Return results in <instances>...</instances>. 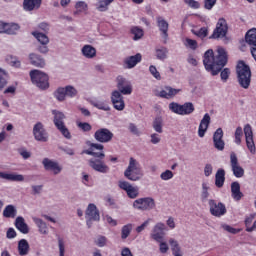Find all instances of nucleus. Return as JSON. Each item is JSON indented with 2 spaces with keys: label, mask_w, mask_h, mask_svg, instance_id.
<instances>
[{
  "label": "nucleus",
  "mask_w": 256,
  "mask_h": 256,
  "mask_svg": "<svg viewBox=\"0 0 256 256\" xmlns=\"http://www.w3.org/2000/svg\"><path fill=\"white\" fill-rule=\"evenodd\" d=\"M203 63L206 71L212 75H219L224 65H227V51L223 47H218L215 55L210 49L205 52Z\"/></svg>",
  "instance_id": "1"
},
{
  "label": "nucleus",
  "mask_w": 256,
  "mask_h": 256,
  "mask_svg": "<svg viewBox=\"0 0 256 256\" xmlns=\"http://www.w3.org/2000/svg\"><path fill=\"white\" fill-rule=\"evenodd\" d=\"M238 83L243 89H249L251 85V68L243 61H239L236 66Z\"/></svg>",
  "instance_id": "2"
},
{
  "label": "nucleus",
  "mask_w": 256,
  "mask_h": 256,
  "mask_svg": "<svg viewBox=\"0 0 256 256\" xmlns=\"http://www.w3.org/2000/svg\"><path fill=\"white\" fill-rule=\"evenodd\" d=\"M126 179L130 181H139L143 177V170L139 165V162L134 158H130L129 166L124 173Z\"/></svg>",
  "instance_id": "3"
},
{
  "label": "nucleus",
  "mask_w": 256,
  "mask_h": 256,
  "mask_svg": "<svg viewBox=\"0 0 256 256\" xmlns=\"http://www.w3.org/2000/svg\"><path fill=\"white\" fill-rule=\"evenodd\" d=\"M30 77L32 83L38 86L39 89H48L49 88V76L47 74L39 71V70H32L30 72Z\"/></svg>",
  "instance_id": "4"
},
{
  "label": "nucleus",
  "mask_w": 256,
  "mask_h": 256,
  "mask_svg": "<svg viewBox=\"0 0 256 256\" xmlns=\"http://www.w3.org/2000/svg\"><path fill=\"white\" fill-rule=\"evenodd\" d=\"M169 109L172 113H176V115H191L195 111V106L191 102H186L182 105L172 102L169 104Z\"/></svg>",
  "instance_id": "5"
},
{
  "label": "nucleus",
  "mask_w": 256,
  "mask_h": 256,
  "mask_svg": "<svg viewBox=\"0 0 256 256\" xmlns=\"http://www.w3.org/2000/svg\"><path fill=\"white\" fill-rule=\"evenodd\" d=\"M53 115L54 124L57 127V129L60 131L63 137H65L66 139H71V132H69V129H67L65 123L63 122V119H65V114L54 110Z\"/></svg>",
  "instance_id": "6"
},
{
  "label": "nucleus",
  "mask_w": 256,
  "mask_h": 256,
  "mask_svg": "<svg viewBox=\"0 0 256 256\" xmlns=\"http://www.w3.org/2000/svg\"><path fill=\"white\" fill-rule=\"evenodd\" d=\"M133 207L138 211H151L155 209V200L151 197L139 198L133 202Z\"/></svg>",
  "instance_id": "7"
},
{
  "label": "nucleus",
  "mask_w": 256,
  "mask_h": 256,
  "mask_svg": "<svg viewBox=\"0 0 256 256\" xmlns=\"http://www.w3.org/2000/svg\"><path fill=\"white\" fill-rule=\"evenodd\" d=\"M228 29L227 20L220 18L216 24L213 34L210 36V39H223V37L227 35Z\"/></svg>",
  "instance_id": "8"
},
{
  "label": "nucleus",
  "mask_w": 256,
  "mask_h": 256,
  "mask_svg": "<svg viewBox=\"0 0 256 256\" xmlns=\"http://www.w3.org/2000/svg\"><path fill=\"white\" fill-rule=\"evenodd\" d=\"M243 131L245 135L247 148L250 151V153H252V155H255L256 148H255V141L253 140V127H251L250 124H246L244 126Z\"/></svg>",
  "instance_id": "9"
},
{
  "label": "nucleus",
  "mask_w": 256,
  "mask_h": 256,
  "mask_svg": "<svg viewBox=\"0 0 256 256\" xmlns=\"http://www.w3.org/2000/svg\"><path fill=\"white\" fill-rule=\"evenodd\" d=\"M230 165H231L233 175H235L237 178H241L243 177V175H245V170L239 164V159H237V154H235L234 152L230 154Z\"/></svg>",
  "instance_id": "10"
},
{
  "label": "nucleus",
  "mask_w": 256,
  "mask_h": 256,
  "mask_svg": "<svg viewBox=\"0 0 256 256\" xmlns=\"http://www.w3.org/2000/svg\"><path fill=\"white\" fill-rule=\"evenodd\" d=\"M117 87L119 93H122V95H131L133 93V85L127 79L123 78V76L117 77Z\"/></svg>",
  "instance_id": "11"
},
{
  "label": "nucleus",
  "mask_w": 256,
  "mask_h": 256,
  "mask_svg": "<svg viewBox=\"0 0 256 256\" xmlns=\"http://www.w3.org/2000/svg\"><path fill=\"white\" fill-rule=\"evenodd\" d=\"M104 159L105 158H92L89 161V165L94 171H98V173H107L109 171V166L105 164Z\"/></svg>",
  "instance_id": "12"
},
{
  "label": "nucleus",
  "mask_w": 256,
  "mask_h": 256,
  "mask_svg": "<svg viewBox=\"0 0 256 256\" xmlns=\"http://www.w3.org/2000/svg\"><path fill=\"white\" fill-rule=\"evenodd\" d=\"M118 185H119L120 189H123V191H126L128 197H130V199H135L136 197L139 196V187L132 186L127 181H120L118 183Z\"/></svg>",
  "instance_id": "13"
},
{
  "label": "nucleus",
  "mask_w": 256,
  "mask_h": 256,
  "mask_svg": "<svg viewBox=\"0 0 256 256\" xmlns=\"http://www.w3.org/2000/svg\"><path fill=\"white\" fill-rule=\"evenodd\" d=\"M111 101L116 111H123V109H125V100H123V95H121V92L117 90L113 91Z\"/></svg>",
  "instance_id": "14"
},
{
  "label": "nucleus",
  "mask_w": 256,
  "mask_h": 256,
  "mask_svg": "<svg viewBox=\"0 0 256 256\" xmlns=\"http://www.w3.org/2000/svg\"><path fill=\"white\" fill-rule=\"evenodd\" d=\"M181 93V89H175L171 86H165L162 90L157 91V97H161L162 99H173L175 95H179Z\"/></svg>",
  "instance_id": "15"
},
{
  "label": "nucleus",
  "mask_w": 256,
  "mask_h": 256,
  "mask_svg": "<svg viewBox=\"0 0 256 256\" xmlns=\"http://www.w3.org/2000/svg\"><path fill=\"white\" fill-rule=\"evenodd\" d=\"M86 155H92L94 159H105V153H103V145L91 144L88 150H85Z\"/></svg>",
  "instance_id": "16"
},
{
  "label": "nucleus",
  "mask_w": 256,
  "mask_h": 256,
  "mask_svg": "<svg viewBox=\"0 0 256 256\" xmlns=\"http://www.w3.org/2000/svg\"><path fill=\"white\" fill-rule=\"evenodd\" d=\"M86 219L88 227H91V221H99V210L95 204H89L86 210Z\"/></svg>",
  "instance_id": "17"
},
{
  "label": "nucleus",
  "mask_w": 256,
  "mask_h": 256,
  "mask_svg": "<svg viewBox=\"0 0 256 256\" xmlns=\"http://www.w3.org/2000/svg\"><path fill=\"white\" fill-rule=\"evenodd\" d=\"M165 229H167V226H165L164 223H157L151 232L152 239L157 241V243H161V241H163V236L165 235V233H163Z\"/></svg>",
  "instance_id": "18"
},
{
  "label": "nucleus",
  "mask_w": 256,
  "mask_h": 256,
  "mask_svg": "<svg viewBox=\"0 0 256 256\" xmlns=\"http://www.w3.org/2000/svg\"><path fill=\"white\" fill-rule=\"evenodd\" d=\"M94 137L100 143H109L113 139V133L107 128H102L95 132Z\"/></svg>",
  "instance_id": "19"
},
{
  "label": "nucleus",
  "mask_w": 256,
  "mask_h": 256,
  "mask_svg": "<svg viewBox=\"0 0 256 256\" xmlns=\"http://www.w3.org/2000/svg\"><path fill=\"white\" fill-rule=\"evenodd\" d=\"M209 205L210 213H212L215 217H221L227 213V209L223 203H217L215 200H210Z\"/></svg>",
  "instance_id": "20"
},
{
  "label": "nucleus",
  "mask_w": 256,
  "mask_h": 256,
  "mask_svg": "<svg viewBox=\"0 0 256 256\" xmlns=\"http://www.w3.org/2000/svg\"><path fill=\"white\" fill-rule=\"evenodd\" d=\"M213 143L215 149L223 151L225 149V141H223V129L218 128L213 135Z\"/></svg>",
  "instance_id": "21"
},
{
  "label": "nucleus",
  "mask_w": 256,
  "mask_h": 256,
  "mask_svg": "<svg viewBox=\"0 0 256 256\" xmlns=\"http://www.w3.org/2000/svg\"><path fill=\"white\" fill-rule=\"evenodd\" d=\"M32 35L35 37V39H37V41H39V43H41V45H43L39 48L40 53H47L49 51V48H47V43H49V37L37 31L32 32Z\"/></svg>",
  "instance_id": "22"
},
{
  "label": "nucleus",
  "mask_w": 256,
  "mask_h": 256,
  "mask_svg": "<svg viewBox=\"0 0 256 256\" xmlns=\"http://www.w3.org/2000/svg\"><path fill=\"white\" fill-rule=\"evenodd\" d=\"M43 165L46 171H52L54 175H59V172L62 171V167L59 165V163L50 160L49 158H45L43 160Z\"/></svg>",
  "instance_id": "23"
},
{
  "label": "nucleus",
  "mask_w": 256,
  "mask_h": 256,
  "mask_svg": "<svg viewBox=\"0 0 256 256\" xmlns=\"http://www.w3.org/2000/svg\"><path fill=\"white\" fill-rule=\"evenodd\" d=\"M211 124V116L209 113H206L202 120L200 121V125L198 128V135L199 137H205V133H207V130L209 129V125Z\"/></svg>",
  "instance_id": "24"
},
{
  "label": "nucleus",
  "mask_w": 256,
  "mask_h": 256,
  "mask_svg": "<svg viewBox=\"0 0 256 256\" xmlns=\"http://www.w3.org/2000/svg\"><path fill=\"white\" fill-rule=\"evenodd\" d=\"M33 133L36 141H47V132H45V129L43 128V124H41V122H38L34 126Z\"/></svg>",
  "instance_id": "25"
},
{
  "label": "nucleus",
  "mask_w": 256,
  "mask_h": 256,
  "mask_svg": "<svg viewBox=\"0 0 256 256\" xmlns=\"http://www.w3.org/2000/svg\"><path fill=\"white\" fill-rule=\"evenodd\" d=\"M0 178L5 179V181H13L17 183L25 181V177L23 175L9 172H0Z\"/></svg>",
  "instance_id": "26"
},
{
  "label": "nucleus",
  "mask_w": 256,
  "mask_h": 256,
  "mask_svg": "<svg viewBox=\"0 0 256 256\" xmlns=\"http://www.w3.org/2000/svg\"><path fill=\"white\" fill-rule=\"evenodd\" d=\"M19 31V25L17 24H7L0 22V33H7L8 35H15Z\"/></svg>",
  "instance_id": "27"
},
{
  "label": "nucleus",
  "mask_w": 256,
  "mask_h": 256,
  "mask_svg": "<svg viewBox=\"0 0 256 256\" xmlns=\"http://www.w3.org/2000/svg\"><path fill=\"white\" fill-rule=\"evenodd\" d=\"M87 11H89V5L85 1H78L75 4L74 15H87Z\"/></svg>",
  "instance_id": "28"
},
{
  "label": "nucleus",
  "mask_w": 256,
  "mask_h": 256,
  "mask_svg": "<svg viewBox=\"0 0 256 256\" xmlns=\"http://www.w3.org/2000/svg\"><path fill=\"white\" fill-rule=\"evenodd\" d=\"M231 193L235 201H241V197H243V193H241V185H239L238 182H233L231 184Z\"/></svg>",
  "instance_id": "29"
},
{
  "label": "nucleus",
  "mask_w": 256,
  "mask_h": 256,
  "mask_svg": "<svg viewBox=\"0 0 256 256\" xmlns=\"http://www.w3.org/2000/svg\"><path fill=\"white\" fill-rule=\"evenodd\" d=\"M245 41L250 45V47H256V28H252L247 31Z\"/></svg>",
  "instance_id": "30"
},
{
  "label": "nucleus",
  "mask_w": 256,
  "mask_h": 256,
  "mask_svg": "<svg viewBox=\"0 0 256 256\" xmlns=\"http://www.w3.org/2000/svg\"><path fill=\"white\" fill-rule=\"evenodd\" d=\"M215 185L219 189L225 185V170L224 169H218L215 175Z\"/></svg>",
  "instance_id": "31"
},
{
  "label": "nucleus",
  "mask_w": 256,
  "mask_h": 256,
  "mask_svg": "<svg viewBox=\"0 0 256 256\" xmlns=\"http://www.w3.org/2000/svg\"><path fill=\"white\" fill-rule=\"evenodd\" d=\"M41 7V0H24L25 11H33V9H39Z\"/></svg>",
  "instance_id": "32"
},
{
  "label": "nucleus",
  "mask_w": 256,
  "mask_h": 256,
  "mask_svg": "<svg viewBox=\"0 0 256 256\" xmlns=\"http://www.w3.org/2000/svg\"><path fill=\"white\" fill-rule=\"evenodd\" d=\"M82 54L86 59H93L97 55V50L91 45H85L82 48Z\"/></svg>",
  "instance_id": "33"
},
{
  "label": "nucleus",
  "mask_w": 256,
  "mask_h": 256,
  "mask_svg": "<svg viewBox=\"0 0 256 256\" xmlns=\"http://www.w3.org/2000/svg\"><path fill=\"white\" fill-rule=\"evenodd\" d=\"M18 252L20 256L29 255V242L22 239L18 242Z\"/></svg>",
  "instance_id": "34"
},
{
  "label": "nucleus",
  "mask_w": 256,
  "mask_h": 256,
  "mask_svg": "<svg viewBox=\"0 0 256 256\" xmlns=\"http://www.w3.org/2000/svg\"><path fill=\"white\" fill-rule=\"evenodd\" d=\"M169 244L172 249L173 256H183V252L181 251V247L179 246V242H177V240L170 238Z\"/></svg>",
  "instance_id": "35"
},
{
  "label": "nucleus",
  "mask_w": 256,
  "mask_h": 256,
  "mask_svg": "<svg viewBox=\"0 0 256 256\" xmlns=\"http://www.w3.org/2000/svg\"><path fill=\"white\" fill-rule=\"evenodd\" d=\"M141 61V54H136L135 56H130L126 58L125 64L127 65L128 69H133L137 63Z\"/></svg>",
  "instance_id": "36"
},
{
  "label": "nucleus",
  "mask_w": 256,
  "mask_h": 256,
  "mask_svg": "<svg viewBox=\"0 0 256 256\" xmlns=\"http://www.w3.org/2000/svg\"><path fill=\"white\" fill-rule=\"evenodd\" d=\"M32 219H33L35 225H37L39 232L42 233V235H47V233H49L47 224L45 222H43L42 219L37 218V217H33Z\"/></svg>",
  "instance_id": "37"
},
{
  "label": "nucleus",
  "mask_w": 256,
  "mask_h": 256,
  "mask_svg": "<svg viewBox=\"0 0 256 256\" xmlns=\"http://www.w3.org/2000/svg\"><path fill=\"white\" fill-rule=\"evenodd\" d=\"M16 228L21 231V233H29V227L25 223V219L23 217H18L15 222Z\"/></svg>",
  "instance_id": "38"
},
{
  "label": "nucleus",
  "mask_w": 256,
  "mask_h": 256,
  "mask_svg": "<svg viewBox=\"0 0 256 256\" xmlns=\"http://www.w3.org/2000/svg\"><path fill=\"white\" fill-rule=\"evenodd\" d=\"M254 220H255V215H250L245 219L246 231H248V233H251L256 229V220L255 221Z\"/></svg>",
  "instance_id": "39"
},
{
  "label": "nucleus",
  "mask_w": 256,
  "mask_h": 256,
  "mask_svg": "<svg viewBox=\"0 0 256 256\" xmlns=\"http://www.w3.org/2000/svg\"><path fill=\"white\" fill-rule=\"evenodd\" d=\"M157 23L161 33L164 35L165 38H167V31H169V23H167V21H165V19H163L162 17H158Z\"/></svg>",
  "instance_id": "40"
},
{
  "label": "nucleus",
  "mask_w": 256,
  "mask_h": 256,
  "mask_svg": "<svg viewBox=\"0 0 256 256\" xmlns=\"http://www.w3.org/2000/svg\"><path fill=\"white\" fill-rule=\"evenodd\" d=\"M30 61L34 67H45V60L37 54H30Z\"/></svg>",
  "instance_id": "41"
},
{
  "label": "nucleus",
  "mask_w": 256,
  "mask_h": 256,
  "mask_svg": "<svg viewBox=\"0 0 256 256\" xmlns=\"http://www.w3.org/2000/svg\"><path fill=\"white\" fill-rule=\"evenodd\" d=\"M113 0H98L95 7L97 11L105 12L107 9H109L110 4Z\"/></svg>",
  "instance_id": "42"
},
{
  "label": "nucleus",
  "mask_w": 256,
  "mask_h": 256,
  "mask_svg": "<svg viewBox=\"0 0 256 256\" xmlns=\"http://www.w3.org/2000/svg\"><path fill=\"white\" fill-rule=\"evenodd\" d=\"M183 44L186 49H192V51H195V49L199 47V44L197 43V41L191 38H184Z\"/></svg>",
  "instance_id": "43"
},
{
  "label": "nucleus",
  "mask_w": 256,
  "mask_h": 256,
  "mask_svg": "<svg viewBox=\"0 0 256 256\" xmlns=\"http://www.w3.org/2000/svg\"><path fill=\"white\" fill-rule=\"evenodd\" d=\"M7 81H9V75L5 70L0 68V91H3L7 85Z\"/></svg>",
  "instance_id": "44"
},
{
  "label": "nucleus",
  "mask_w": 256,
  "mask_h": 256,
  "mask_svg": "<svg viewBox=\"0 0 256 256\" xmlns=\"http://www.w3.org/2000/svg\"><path fill=\"white\" fill-rule=\"evenodd\" d=\"M92 105L96 107V109H100L102 111H110L109 103L107 101H95L92 102Z\"/></svg>",
  "instance_id": "45"
},
{
  "label": "nucleus",
  "mask_w": 256,
  "mask_h": 256,
  "mask_svg": "<svg viewBox=\"0 0 256 256\" xmlns=\"http://www.w3.org/2000/svg\"><path fill=\"white\" fill-rule=\"evenodd\" d=\"M192 33L196 35V37H199L200 39H205V37L209 35V28L202 27L198 31L193 30Z\"/></svg>",
  "instance_id": "46"
},
{
  "label": "nucleus",
  "mask_w": 256,
  "mask_h": 256,
  "mask_svg": "<svg viewBox=\"0 0 256 256\" xmlns=\"http://www.w3.org/2000/svg\"><path fill=\"white\" fill-rule=\"evenodd\" d=\"M131 33L134 36L133 37L134 41H139V39H141V37H143L144 35L143 29L139 27H133L131 29Z\"/></svg>",
  "instance_id": "47"
},
{
  "label": "nucleus",
  "mask_w": 256,
  "mask_h": 256,
  "mask_svg": "<svg viewBox=\"0 0 256 256\" xmlns=\"http://www.w3.org/2000/svg\"><path fill=\"white\" fill-rule=\"evenodd\" d=\"M132 230H133L132 224H127V225L123 226L122 231H121V238L127 239V237H129V235H131Z\"/></svg>",
  "instance_id": "48"
},
{
  "label": "nucleus",
  "mask_w": 256,
  "mask_h": 256,
  "mask_svg": "<svg viewBox=\"0 0 256 256\" xmlns=\"http://www.w3.org/2000/svg\"><path fill=\"white\" fill-rule=\"evenodd\" d=\"M153 129L156 133H163V119L156 118L153 122Z\"/></svg>",
  "instance_id": "49"
},
{
  "label": "nucleus",
  "mask_w": 256,
  "mask_h": 256,
  "mask_svg": "<svg viewBox=\"0 0 256 256\" xmlns=\"http://www.w3.org/2000/svg\"><path fill=\"white\" fill-rule=\"evenodd\" d=\"M17 211L13 205H8L3 212L4 217H15Z\"/></svg>",
  "instance_id": "50"
},
{
  "label": "nucleus",
  "mask_w": 256,
  "mask_h": 256,
  "mask_svg": "<svg viewBox=\"0 0 256 256\" xmlns=\"http://www.w3.org/2000/svg\"><path fill=\"white\" fill-rule=\"evenodd\" d=\"M173 177H175V173H173V171H171V170H165L164 172H162L160 174V179L162 181H171V179H173Z\"/></svg>",
  "instance_id": "51"
},
{
  "label": "nucleus",
  "mask_w": 256,
  "mask_h": 256,
  "mask_svg": "<svg viewBox=\"0 0 256 256\" xmlns=\"http://www.w3.org/2000/svg\"><path fill=\"white\" fill-rule=\"evenodd\" d=\"M6 61L12 67H21V62L17 59V57H14L13 55H8L6 57Z\"/></svg>",
  "instance_id": "52"
},
{
  "label": "nucleus",
  "mask_w": 256,
  "mask_h": 256,
  "mask_svg": "<svg viewBox=\"0 0 256 256\" xmlns=\"http://www.w3.org/2000/svg\"><path fill=\"white\" fill-rule=\"evenodd\" d=\"M234 137H235L234 141H235L236 145H239L241 143V139L243 138V128H241V126H238L236 128Z\"/></svg>",
  "instance_id": "53"
},
{
  "label": "nucleus",
  "mask_w": 256,
  "mask_h": 256,
  "mask_svg": "<svg viewBox=\"0 0 256 256\" xmlns=\"http://www.w3.org/2000/svg\"><path fill=\"white\" fill-rule=\"evenodd\" d=\"M65 93H66V97H77V89H75V87L73 86H66L64 87Z\"/></svg>",
  "instance_id": "54"
},
{
  "label": "nucleus",
  "mask_w": 256,
  "mask_h": 256,
  "mask_svg": "<svg viewBox=\"0 0 256 256\" xmlns=\"http://www.w3.org/2000/svg\"><path fill=\"white\" fill-rule=\"evenodd\" d=\"M55 97L58 101H65V97H67V92H65V88H58L55 92Z\"/></svg>",
  "instance_id": "55"
},
{
  "label": "nucleus",
  "mask_w": 256,
  "mask_h": 256,
  "mask_svg": "<svg viewBox=\"0 0 256 256\" xmlns=\"http://www.w3.org/2000/svg\"><path fill=\"white\" fill-rule=\"evenodd\" d=\"M222 229H224V231H227V233H231L232 235H237V233L241 232V229L233 228L232 226L227 224H223Z\"/></svg>",
  "instance_id": "56"
},
{
  "label": "nucleus",
  "mask_w": 256,
  "mask_h": 256,
  "mask_svg": "<svg viewBox=\"0 0 256 256\" xmlns=\"http://www.w3.org/2000/svg\"><path fill=\"white\" fill-rule=\"evenodd\" d=\"M184 3L191 9H199V7H201V3L196 0H184Z\"/></svg>",
  "instance_id": "57"
},
{
  "label": "nucleus",
  "mask_w": 256,
  "mask_h": 256,
  "mask_svg": "<svg viewBox=\"0 0 256 256\" xmlns=\"http://www.w3.org/2000/svg\"><path fill=\"white\" fill-rule=\"evenodd\" d=\"M149 223H151V219L144 221L140 226L136 227V233H143L147 227H149Z\"/></svg>",
  "instance_id": "58"
},
{
  "label": "nucleus",
  "mask_w": 256,
  "mask_h": 256,
  "mask_svg": "<svg viewBox=\"0 0 256 256\" xmlns=\"http://www.w3.org/2000/svg\"><path fill=\"white\" fill-rule=\"evenodd\" d=\"M149 71H150L151 75H152L155 79H157L158 81H161V74L159 73V71H157V68H156L155 66L151 65V66L149 67Z\"/></svg>",
  "instance_id": "59"
},
{
  "label": "nucleus",
  "mask_w": 256,
  "mask_h": 256,
  "mask_svg": "<svg viewBox=\"0 0 256 256\" xmlns=\"http://www.w3.org/2000/svg\"><path fill=\"white\" fill-rule=\"evenodd\" d=\"M217 4V0H204V8L211 11L213 7Z\"/></svg>",
  "instance_id": "60"
},
{
  "label": "nucleus",
  "mask_w": 256,
  "mask_h": 256,
  "mask_svg": "<svg viewBox=\"0 0 256 256\" xmlns=\"http://www.w3.org/2000/svg\"><path fill=\"white\" fill-rule=\"evenodd\" d=\"M156 57L158 59H165L167 57V48H160L156 50Z\"/></svg>",
  "instance_id": "61"
},
{
  "label": "nucleus",
  "mask_w": 256,
  "mask_h": 256,
  "mask_svg": "<svg viewBox=\"0 0 256 256\" xmlns=\"http://www.w3.org/2000/svg\"><path fill=\"white\" fill-rule=\"evenodd\" d=\"M58 247L60 256H65V241H63V238L58 239Z\"/></svg>",
  "instance_id": "62"
},
{
  "label": "nucleus",
  "mask_w": 256,
  "mask_h": 256,
  "mask_svg": "<svg viewBox=\"0 0 256 256\" xmlns=\"http://www.w3.org/2000/svg\"><path fill=\"white\" fill-rule=\"evenodd\" d=\"M96 245H98V247H105V245H107V238L104 236H99L96 240H95Z\"/></svg>",
  "instance_id": "63"
},
{
  "label": "nucleus",
  "mask_w": 256,
  "mask_h": 256,
  "mask_svg": "<svg viewBox=\"0 0 256 256\" xmlns=\"http://www.w3.org/2000/svg\"><path fill=\"white\" fill-rule=\"evenodd\" d=\"M77 126L81 131H91V126L87 122H77Z\"/></svg>",
  "instance_id": "64"
}]
</instances>
